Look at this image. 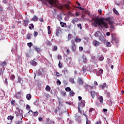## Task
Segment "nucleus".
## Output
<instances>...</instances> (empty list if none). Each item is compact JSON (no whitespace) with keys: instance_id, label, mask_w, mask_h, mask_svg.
<instances>
[{"instance_id":"nucleus-1","label":"nucleus","mask_w":124,"mask_h":124,"mask_svg":"<svg viewBox=\"0 0 124 124\" xmlns=\"http://www.w3.org/2000/svg\"><path fill=\"white\" fill-rule=\"evenodd\" d=\"M92 21H94V23H92L91 25L92 27H95V28H97V25L98 27H101L102 29L105 28V29H108V24L104 21V18L101 17L98 18L97 17H93L92 19Z\"/></svg>"},{"instance_id":"nucleus-2","label":"nucleus","mask_w":124,"mask_h":124,"mask_svg":"<svg viewBox=\"0 0 124 124\" xmlns=\"http://www.w3.org/2000/svg\"><path fill=\"white\" fill-rule=\"evenodd\" d=\"M48 3L50 5H53V7H56L58 9H62V5L57 0H47Z\"/></svg>"},{"instance_id":"nucleus-3","label":"nucleus","mask_w":124,"mask_h":124,"mask_svg":"<svg viewBox=\"0 0 124 124\" xmlns=\"http://www.w3.org/2000/svg\"><path fill=\"white\" fill-rule=\"evenodd\" d=\"M7 65V63L6 62L4 61L1 63H0V76L3 75V71L5 70V67L4 66Z\"/></svg>"},{"instance_id":"nucleus-4","label":"nucleus","mask_w":124,"mask_h":124,"mask_svg":"<svg viewBox=\"0 0 124 124\" xmlns=\"http://www.w3.org/2000/svg\"><path fill=\"white\" fill-rule=\"evenodd\" d=\"M71 48L73 52H76V44H75V41L74 40H72L71 41Z\"/></svg>"},{"instance_id":"nucleus-5","label":"nucleus","mask_w":124,"mask_h":124,"mask_svg":"<svg viewBox=\"0 0 124 124\" xmlns=\"http://www.w3.org/2000/svg\"><path fill=\"white\" fill-rule=\"evenodd\" d=\"M111 43L113 44H119V38L112 36Z\"/></svg>"},{"instance_id":"nucleus-6","label":"nucleus","mask_w":124,"mask_h":124,"mask_svg":"<svg viewBox=\"0 0 124 124\" xmlns=\"http://www.w3.org/2000/svg\"><path fill=\"white\" fill-rule=\"evenodd\" d=\"M16 109L17 110V111L16 112V117H18L19 116H22V112H23L22 110H21V109H20L18 107L16 108Z\"/></svg>"},{"instance_id":"nucleus-7","label":"nucleus","mask_w":124,"mask_h":124,"mask_svg":"<svg viewBox=\"0 0 124 124\" xmlns=\"http://www.w3.org/2000/svg\"><path fill=\"white\" fill-rule=\"evenodd\" d=\"M90 93L92 95V97L93 98H94V97H95V96H98V93L96 92H95V91H91L90 92Z\"/></svg>"},{"instance_id":"nucleus-8","label":"nucleus","mask_w":124,"mask_h":124,"mask_svg":"<svg viewBox=\"0 0 124 124\" xmlns=\"http://www.w3.org/2000/svg\"><path fill=\"white\" fill-rule=\"evenodd\" d=\"M77 8L79 9V10H82L86 14H87V13L89 12V11L87 10L86 9L82 8L81 7L78 6Z\"/></svg>"},{"instance_id":"nucleus-9","label":"nucleus","mask_w":124,"mask_h":124,"mask_svg":"<svg viewBox=\"0 0 124 124\" xmlns=\"http://www.w3.org/2000/svg\"><path fill=\"white\" fill-rule=\"evenodd\" d=\"M77 82L78 85H83V78H78Z\"/></svg>"},{"instance_id":"nucleus-10","label":"nucleus","mask_w":124,"mask_h":124,"mask_svg":"<svg viewBox=\"0 0 124 124\" xmlns=\"http://www.w3.org/2000/svg\"><path fill=\"white\" fill-rule=\"evenodd\" d=\"M62 28L60 27H57V29L56 30V35H59L60 34V33L62 31Z\"/></svg>"},{"instance_id":"nucleus-11","label":"nucleus","mask_w":124,"mask_h":124,"mask_svg":"<svg viewBox=\"0 0 124 124\" xmlns=\"http://www.w3.org/2000/svg\"><path fill=\"white\" fill-rule=\"evenodd\" d=\"M93 44L95 47H97V46H99V44H100V43L99 42L96 41V40H94L93 42Z\"/></svg>"},{"instance_id":"nucleus-12","label":"nucleus","mask_w":124,"mask_h":124,"mask_svg":"<svg viewBox=\"0 0 124 124\" xmlns=\"http://www.w3.org/2000/svg\"><path fill=\"white\" fill-rule=\"evenodd\" d=\"M30 63L32 65V66H36V65H37V62L34 61V59L33 60H31Z\"/></svg>"},{"instance_id":"nucleus-13","label":"nucleus","mask_w":124,"mask_h":124,"mask_svg":"<svg viewBox=\"0 0 124 124\" xmlns=\"http://www.w3.org/2000/svg\"><path fill=\"white\" fill-rule=\"evenodd\" d=\"M85 107V100L81 101L80 103H78V107Z\"/></svg>"},{"instance_id":"nucleus-14","label":"nucleus","mask_w":124,"mask_h":124,"mask_svg":"<svg viewBox=\"0 0 124 124\" xmlns=\"http://www.w3.org/2000/svg\"><path fill=\"white\" fill-rule=\"evenodd\" d=\"M57 19L59 22H62V14L57 15Z\"/></svg>"},{"instance_id":"nucleus-15","label":"nucleus","mask_w":124,"mask_h":124,"mask_svg":"<svg viewBox=\"0 0 124 124\" xmlns=\"http://www.w3.org/2000/svg\"><path fill=\"white\" fill-rule=\"evenodd\" d=\"M16 97L17 99H20L21 98V93L17 92L16 94Z\"/></svg>"},{"instance_id":"nucleus-16","label":"nucleus","mask_w":124,"mask_h":124,"mask_svg":"<svg viewBox=\"0 0 124 124\" xmlns=\"http://www.w3.org/2000/svg\"><path fill=\"white\" fill-rule=\"evenodd\" d=\"M29 23H30V20H23V25L24 27H28Z\"/></svg>"},{"instance_id":"nucleus-17","label":"nucleus","mask_w":124,"mask_h":124,"mask_svg":"<svg viewBox=\"0 0 124 124\" xmlns=\"http://www.w3.org/2000/svg\"><path fill=\"white\" fill-rule=\"evenodd\" d=\"M98 100L101 103V104H103V97L102 96H100L98 97Z\"/></svg>"},{"instance_id":"nucleus-18","label":"nucleus","mask_w":124,"mask_h":124,"mask_svg":"<svg viewBox=\"0 0 124 124\" xmlns=\"http://www.w3.org/2000/svg\"><path fill=\"white\" fill-rule=\"evenodd\" d=\"M78 22V18L75 17L74 18H73L72 20V24H75L76 23H77Z\"/></svg>"},{"instance_id":"nucleus-19","label":"nucleus","mask_w":124,"mask_h":124,"mask_svg":"<svg viewBox=\"0 0 124 124\" xmlns=\"http://www.w3.org/2000/svg\"><path fill=\"white\" fill-rule=\"evenodd\" d=\"M26 98L28 100H31V95L30 93H28L26 95Z\"/></svg>"},{"instance_id":"nucleus-20","label":"nucleus","mask_w":124,"mask_h":124,"mask_svg":"<svg viewBox=\"0 0 124 124\" xmlns=\"http://www.w3.org/2000/svg\"><path fill=\"white\" fill-rule=\"evenodd\" d=\"M75 42H76L77 43H78V42H81V41H82V40L77 37H76L75 38Z\"/></svg>"},{"instance_id":"nucleus-21","label":"nucleus","mask_w":124,"mask_h":124,"mask_svg":"<svg viewBox=\"0 0 124 124\" xmlns=\"http://www.w3.org/2000/svg\"><path fill=\"white\" fill-rule=\"evenodd\" d=\"M45 90L46 92H50L51 91V87L49 85H46L45 88Z\"/></svg>"},{"instance_id":"nucleus-22","label":"nucleus","mask_w":124,"mask_h":124,"mask_svg":"<svg viewBox=\"0 0 124 124\" xmlns=\"http://www.w3.org/2000/svg\"><path fill=\"white\" fill-rule=\"evenodd\" d=\"M68 39L67 40V41H70V40H71V38H72V34L71 33L68 34Z\"/></svg>"},{"instance_id":"nucleus-23","label":"nucleus","mask_w":124,"mask_h":124,"mask_svg":"<svg viewBox=\"0 0 124 124\" xmlns=\"http://www.w3.org/2000/svg\"><path fill=\"white\" fill-rule=\"evenodd\" d=\"M34 49L36 52H37V53H39V52H41V49H40L39 47H34Z\"/></svg>"},{"instance_id":"nucleus-24","label":"nucleus","mask_w":124,"mask_h":124,"mask_svg":"<svg viewBox=\"0 0 124 124\" xmlns=\"http://www.w3.org/2000/svg\"><path fill=\"white\" fill-rule=\"evenodd\" d=\"M75 94V93H74L73 91L71 90L70 91V93H69L70 96H74Z\"/></svg>"},{"instance_id":"nucleus-25","label":"nucleus","mask_w":124,"mask_h":124,"mask_svg":"<svg viewBox=\"0 0 124 124\" xmlns=\"http://www.w3.org/2000/svg\"><path fill=\"white\" fill-rule=\"evenodd\" d=\"M60 25L62 28H64V26H66V23L61 21L60 22Z\"/></svg>"},{"instance_id":"nucleus-26","label":"nucleus","mask_w":124,"mask_h":124,"mask_svg":"<svg viewBox=\"0 0 124 124\" xmlns=\"http://www.w3.org/2000/svg\"><path fill=\"white\" fill-rule=\"evenodd\" d=\"M29 29H30V30H31V29H34V26H33V24L31 23L29 24Z\"/></svg>"},{"instance_id":"nucleus-27","label":"nucleus","mask_w":124,"mask_h":124,"mask_svg":"<svg viewBox=\"0 0 124 124\" xmlns=\"http://www.w3.org/2000/svg\"><path fill=\"white\" fill-rule=\"evenodd\" d=\"M38 20V18H37V16H34L32 19V21H33L34 22L35 21H37Z\"/></svg>"},{"instance_id":"nucleus-28","label":"nucleus","mask_w":124,"mask_h":124,"mask_svg":"<svg viewBox=\"0 0 124 124\" xmlns=\"http://www.w3.org/2000/svg\"><path fill=\"white\" fill-rule=\"evenodd\" d=\"M61 95H62V96H65V95H66V92L64 91H61Z\"/></svg>"},{"instance_id":"nucleus-29","label":"nucleus","mask_w":124,"mask_h":124,"mask_svg":"<svg viewBox=\"0 0 124 124\" xmlns=\"http://www.w3.org/2000/svg\"><path fill=\"white\" fill-rule=\"evenodd\" d=\"M64 7L67 8V9H70V6H69V5L68 4H65L64 5Z\"/></svg>"},{"instance_id":"nucleus-30","label":"nucleus","mask_w":124,"mask_h":124,"mask_svg":"<svg viewBox=\"0 0 124 124\" xmlns=\"http://www.w3.org/2000/svg\"><path fill=\"white\" fill-rule=\"evenodd\" d=\"M113 11L114 13H115V14H116V15H119V12H118V11H117V10H116V9L113 8Z\"/></svg>"},{"instance_id":"nucleus-31","label":"nucleus","mask_w":124,"mask_h":124,"mask_svg":"<svg viewBox=\"0 0 124 124\" xmlns=\"http://www.w3.org/2000/svg\"><path fill=\"white\" fill-rule=\"evenodd\" d=\"M44 95L46 98L50 97V94H48V93H44Z\"/></svg>"},{"instance_id":"nucleus-32","label":"nucleus","mask_w":124,"mask_h":124,"mask_svg":"<svg viewBox=\"0 0 124 124\" xmlns=\"http://www.w3.org/2000/svg\"><path fill=\"white\" fill-rule=\"evenodd\" d=\"M69 82L72 83V84H74V83H75V81H74V78H70L69 79Z\"/></svg>"},{"instance_id":"nucleus-33","label":"nucleus","mask_w":124,"mask_h":124,"mask_svg":"<svg viewBox=\"0 0 124 124\" xmlns=\"http://www.w3.org/2000/svg\"><path fill=\"white\" fill-rule=\"evenodd\" d=\"M14 119V116H9L7 117L8 120H11V121H12Z\"/></svg>"},{"instance_id":"nucleus-34","label":"nucleus","mask_w":124,"mask_h":124,"mask_svg":"<svg viewBox=\"0 0 124 124\" xmlns=\"http://www.w3.org/2000/svg\"><path fill=\"white\" fill-rule=\"evenodd\" d=\"M46 44L48 46H51L52 45V43H51V42H50V41H49V40L46 41Z\"/></svg>"},{"instance_id":"nucleus-35","label":"nucleus","mask_w":124,"mask_h":124,"mask_svg":"<svg viewBox=\"0 0 124 124\" xmlns=\"http://www.w3.org/2000/svg\"><path fill=\"white\" fill-rule=\"evenodd\" d=\"M106 45H107V47H111L112 45H111V43L109 42H107Z\"/></svg>"},{"instance_id":"nucleus-36","label":"nucleus","mask_w":124,"mask_h":124,"mask_svg":"<svg viewBox=\"0 0 124 124\" xmlns=\"http://www.w3.org/2000/svg\"><path fill=\"white\" fill-rule=\"evenodd\" d=\"M52 50L53 51H57L58 50V46H54Z\"/></svg>"},{"instance_id":"nucleus-37","label":"nucleus","mask_w":124,"mask_h":124,"mask_svg":"<svg viewBox=\"0 0 124 124\" xmlns=\"http://www.w3.org/2000/svg\"><path fill=\"white\" fill-rule=\"evenodd\" d=\"M106 86V83H104L102 85H100V87H101V88L102 89H104V88H105Z\"/></svg>"},{"instance_id":"nucleus-38","label":"nucleus","mask_w":124,"mask_h":124,"mask_svg":"<svg viewBox=\"0 0 124 124\" xmlns=\"http://www.w3.org/2000/svg\"><path fill=\"white\" fill-rule=\"evenodd\" d=\"M58 111H60V107H58L54 110V113H57Z\"/></svg>"},{"instance_id":"nucleus-39","label":"nucleus","mask_w":124,"mask_h":124,"mask_svg":"<svg viewBox=\"0 0 124 124\" xmlns=\"http://www.w3.org/2000/svg\"><path fill=\"white\" fill-rule=\"evenodd\" d=\"M10 79L11 80H14V79H15V75H12L11 76H10Z\"/></svg>"},{"instance_id":"nucleus-40","label":"nucleus","mask_w":124,"mask_h":124,"mask_svg":"<svg viewBox=\"0 0 124 124\" xmlns=\"http://www.w3.org/2000/svg\"><path fill=\"white\" fill-rule=\"evenodd\" d=\"M104 20L105 21L109 22V21L111 20V17H107V18H104Z\"/></svg>"},{"instance_id":"nucleus-41","label":"nucleus","mask_w":124,"mask_h":124,"mask_svg":"<svg viewBox=\"0 0 124 124\" xmlns=\"http://www.w3.org/2000/svg\"><path fill=\"white\" fill-rule=\"evenodd\" d=\"M65 90L66 92H70L71 91V89L70 87H66Z\"/></svg>"},{"instance_id":"nucleus-42","label":"nucleus","mask_w":124,"mask_h":124,"mask_svg":"<svg viewBox=\"0 0 124 124\" xmlns=\"http://www.w3.org/2000/svg\"><path fill=\"white\" fill-rule=\"evenodd\" d=\"M27 45L29 47V48H31V46H32L33 44H32V43L30 42V43H28L27 44Z\"/></svg>"},{"instance_id":"nucleus-43","label":"nucleus","mask_w":124,"mask_h":124,"mask_svg":"<svg viewBox=\"0 0 124 124\" xmlns=\"http://www.w3.org/2000/svg\"><path fill=\"white\" fill-rule=\"evenodd\" d=\"M37 35H38V32L34 31V33H33V36H34V37H36V36H37Z\"/></svg>"},{"instance_id":"nucleus-44","label":"nucleus","mask_w":124,"mask_h":124,"mask_svg":"<svg viewBox=\"0 0 124 124\" xmlns=\"http://www.w3.org/2000/svg\"><path fill=\"white\" fill-rule=\"evenodd\" d=\"M86 124H91V121L88 119V117H86Z\"/></svg>"},{"instance_id":"nucleus-45","label":"nucleus","mask_w":124,"mask_h":124,"mask_svg":"<svg viewBox=\"0 0 124 124\" xmlns=\"http://www.w3.org/2000/svg\"><path fill=\"white\" fill-rule=\"evenodd\" d=\"M26 108L27 110H31V107H30V105H26Z\"/></svg>"},{"instance_id":"nucleus-46","label":"nucleus","mask_w":124,"mask_h":124,"mask_svg":"<svg viewBox=\"0 0 124 124\" xmlns=\"http://www.w3.org/2000/svg\"><path fill=\"white\" fill-rule=\"evenodd\" d=\"M3 12V8L2 6H0V13H2Z\"/></svg>"},{"instance_id":"nucleus-47","label":"nucleus","mask_w":124,"mask_h":124,"mask_svg":"<svg viewBox=\"0 0 124 124\" xmlns=\"http://www.w3.org/2000/svg\"><path fill=\"white\" fill-rule=\"evenodd\" d=\"M58 66L60 68H62V64L61 63V61H59Z\"/></svg>"},{"instance_id":"nucleus-48","label":"nucleus","mask_w":124,"mask_h":124,"mask_svg":"<svg viewBox=\"0 0 124 124\" xmlns=\"http://www.w3.org/2000/svg\"><path fill=\"white\" fill-rule=\"evenodd\" d=\"M79 52H82V51H84V48L82 46H79Z\"/></svg>"},{"instance_id":"nucleus-49","label":"nucleus","mask_w":124,"mask_h":124,"mask_svg":"<svg viewBox=\"0 0 124 124\" xmlns=\"http://www.w3.org/2000/svg\"><path fill=\"white\" fill-rule=\"evenodd\" d=\"M61 84H62V82L59 79H57V85H59V86H60Z\"/></svg>"},{"instance_id":"nucleus-50","label":"nucleus","mask_w":124,"mask_h":124,"mask_svg":"<svg viewBox=\"0 0 124 124\" xmlns=\"http://www.w3.org/2000/svg\"><path fill=\"white\" fill-rule=\"evenodd\" d=\"M31 34H27L26 36V38L27 39H31Z\"/></svg>"},{"instance_id":"nucleus-51","label":"nucleus","mask_w":124,"mask_h":124,"mask_svg":"<svg viewBox=\"0 0 124 124\" xmlns=\"http://www.w3.org/2000/svg\"><path fill=\"white\" fill-rule=\"evenodd\" d=\"M33 113H34V114H33L34 117H36V116H38V112L35 111V112H34Z\"/></svg>"},{"instance_id":"nucleus-52","label":"nucleus","mask_w":124,"mask_h":124,"mask_svg":"<svg viewBox=\"0 0 124 124\" xmlns=\"http://www.w3.org/2000/svg\"><path fill=\"white\" fill-rule=\"evenodd\" d=\"M98 36H99V35H98V31L95 32L94 36L95 37H98Z\"/></svg>"},{"instance_id":"nucleus-53","label":"nucleus","mask_w":124,"mask_h":124,"mask_svg":"<svg viewBox=\"0 0 124 124\" xmlns=\"http://www.w3.org/2000/svg\"><path fill=\"white\" fill-rule=\"evenodd\" d=\"M78 28H79L80 30H82V24H79L77 25Z\"/></svg>"},{"instance_id":"nucleus-54","label":"nucleus","mask_w":124,"mask_h":124,"mask_svg":"<svg viewBox=\"0 0 124 124\" xmlns=\"http://www.w3.org/2000/svg\"><path fill=\"white\" fill-rule=\"evenodd\" d=\"M88 62V60H87V58H83V62L84 63H86Z\"/></svg>"},{"instance_id":"nucleus-55","label":"nucleus","mask_w":124,"mask_h":124,"mask_svg":"<svg viewBox=\"0 0 124 124\" xmlns=\"http://www.w3.org/2000/svg\"><path fill=\"white\" fill-rule=\"evenodd\" d=\"M104 60V57L103 56H101L99 58V61H103Z\"/></svg>"},{"instance_id":"nucleus-56","label":"nucleus","mask_w":124,"mask_h":124,"mask_svg":"<svg viewBox=\"0 0 124 124\" xmlns=\"http://www.w3.org/2000/svg\"><path fill=\"white\" fill-rule=\"evenodd\" d=\"M80 16V13L78 12H76V16L78 17V16Z\"/></svg>"},{"instance_id":"nucleus-57","label":"nucleus","mask_w":124,"mask_h":124,"mask_svg":"<svg viewBox=\"0 0 124 124\" xmlns=\"http://www.w3.org/2000/svg\"><path fill=\"white\" fill-rule=\"evenodd\" d=\"M23 122L22 121H18L16 124H22Z\"/></svg>"},{"instance_id":"nucleus-58","label":"nucleus","mask_w":124,"mask_h":124,"mask_svg":"<svg viewBox=\"0 0 124 124\" xmlns=\"http://www.w3.org/2000/svg\"><path fill=\"white\" fill-rule=\"evenodd\" d=\"M11 104L12 105H15V100H12L11 101Z\"/></svg>"},{"instance_id":"nucleus-59","label":"nucleus","mask_w":124,"mask_h":124,"mask_svg":"<svg viewBox=\"0 0 124 124\" xmlns=\"http://www.w3.org/2000/svg\"><path fill=\"white\" fill-rule=\"evenodd\" d=\"M65 70L63 71L64 74H65V73H67L68 72V71L66 69H64Z\"/></svg>"},{"instance_id":"nucleus-60","label":"nucleus","mask_w":124,"mask_h":124,"mask_svg":"<svg viewBox=\"0 0 124 124\" xmlns=\"http://www.w3.org/2000/svg\"><path fill=\"white\" fill-rule=\"evenodd\" d=\"M99 72L100 74H102V73H103V70L102 69H101L99 71Z\"/></svg>"},{"instance_id":"nucleus-61","label":"nucleus","mask_w":124,"mask_h":124,"mask_svg":"<svg viewBox=\"0 0 124 124\" xmlns=\"http://www.w3.org/2000/svg\"><path fill=\"white\" fill-rule=\"evenodd\" d=\"M109 25H112L114 23L111 19L108 21Z\"/></svg>"},{"instance_id":"nucleus-62","label":"nucleus","mask_w":124,"mask_h":124,"mask_svg":"<svg viewBox=\"0 0 124 124\" xmlns=\"http://www.w3.org/2000/svg\"><path fill=\"white\" fill-rule=\"evenodd\" d=\"M18 81L19 83H21V82H22V78H18Z\"/></svg>"},{"instance_id":"nucleus-63","label":"nucleus","mask_w":124,"mask_h":124,"mask_svg":"<svg viewBox=\"0 0 124 124\" xmlns=\"http://www.w3.org/2000/svg\"><path fill=\"white\" fill-rule=\"evenodd\" d=\"M2 94L0 95V97H3V96L4 95V93L3 92H1Z\"/></svg>"},{"instance_id":"nucleus-64","label":"nucleus","mask_w":124,"mask_h":124,"mask_svg":"<svg viewBox=\"0 0 124 124\" xmlns=\"http://www.w3.org/2000/svg\"><path fill=\"white\" fill-rule=\"evenodd\" d=\"M86 16V15L84 13H83L82 12V15H81V18H84V17H85Z\"/></svg>"}]
</instances>
